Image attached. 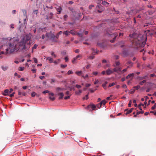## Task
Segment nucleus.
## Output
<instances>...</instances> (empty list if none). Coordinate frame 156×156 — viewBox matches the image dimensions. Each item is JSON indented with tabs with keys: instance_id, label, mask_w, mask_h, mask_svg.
<instances>
[{
	"instance_id": "f257e3e1",
	"label": "nucleus",
	"mask_w": 156,
	"mask_h": 156,
	"mask_svg": "<svg viewBox=\"0 0 156 156\" xmlns=\"http://www.w3.org/2000/svg\"><path fill=\"white\" fill-rule=\"evenodd\" d=\"M6 51L5 55L12 53L15 51H18L17 44L15 43H9L8 45V48L6 49Z\"/></svg>"
},
{
	"instance_id": "f03ea898",
	"label": "nucleus",
	"mask_w": 156,
	"mask_h": 156,
	"mask_svg": "<svg viewBox=\"0 0 156 156\" xmlns=\"http://www.w3.org/2000/svg\"><path fill=\"white\" fill-rule=\"evenodd\" d=\"M130 37L133 38L132 40L133 43L135 44V45L137 46L140 44L142 41L140 40L141 38L138 37V35L136 34H133L132 35H129Z\"/></svg>"
},
{
	"instance_id": "7ed1b4c3",
	"label": "nucleus",
	"mask_w": 156,
	"mask_h": 156,
	"mask_svg": "<svg viewBox=\"0 0 156 156\" xmlns=\"http://www.w3.org/2000/svg\"><path fill=\"white\" fill-rule=\"evenodd\" d=\"M26 44L23 41L21 40L20 41L18 44H17V47L18 48V50H19L20 51H24L28 49L29 47L27 48L26 46Z\"/></svg>"
},
{
	"instance_id": "20e7f679",
	"label": "nucleus",
	"mask_w": 156,
	"mask_h": 156,
	"mask_svg": "<svg viewBox=\"0 0 156 156\" xmlns=\"http://www.w3.org/2000/svg\"><path fill=\"white\" fill-rule=\"evenodd\" d=\"M97 10L99 13H101L104 9V7L100 4L98 5L96 7Z\"/></svg>"
},
{
	"instance_id": "39448f33",
	"label": "nucleus",
	"mask_w": 156,
	"mask_h": 156,
	"mask_svg": "<svg viewBox=\"0 0 156 156\" xmlns=\"http://www.w3.org/2000/svg\"><path fill=\"white\" fill-rule=\"evenodd\" d=\"M96 108V106L94 104L89 105L86 108V109L90 111L95 110Z\"/></svg>"
},
{
	"instance_id": "423d86ee",
	"label": "nucleus",
	"mask_w": 156,
	"mask_h": 156,
	"mask_svg": "<svg viewBox=\"0 0 156 156\" xmlns=\"http://www.w3.org/2000/svg\"><path fill=\"white\" fill-rule=\"evenodd\" d=\"M31 37L29 35H26L25 37H23L21 40L25 42L26 44L27 43L30 41Z\"/></svg>"
},
{
	"instance_id": "0eeeda50",
	"label": "nucleus",
	"mask_w": 156,
	"mask_h": 156,
	"mask_svg": "<svg viewBox=\"0 0 156 156\" xmlns=\"http://www.w3.org/2000/svg\"><path fill=\"white\" fill-rule=\"evenodd\" d=\"M22 11L23 13L24 16L25 17V18L24 19V24L25 25L27 22L26 18L27 16V12L26 10L24 9H23Z\"/></svg>"
},
{
	"instance_id": "6e6552de",
	"label": "nucleus",
	"mask_w": 156,
	"mask_h": 156,
	"mask_svg": "<svg viewBox=\"0 0 156 156\" xmlns=\"http://www.w3.org/2000/svg\"><path fill=\"white\" fill-rule=\"evenodd\" d=\"M111 37H113V36L114 37L113 38V40H110V42L111 43H113L114 42L116 38L118 36V34L117 33H114L113 34H112L110 35Z\"/></svg>"
},
{
	"instance_id": "1a4fd4ad",
	"label": "nucleus",
	"mask_w": 156,
	"mask_h": 156,
	"mask_svg": "<svg viewBox=\"0 0 156 156\" xmlns=\"http://www.w3.org/2000/svg\"><path fill=\"white\" fill-rule=\"evenodd\" d=\"M114 72V69L113 70H111L110 69H108L106 71V74L107 75H110L113 73Z\"/></svg>"
},
{
	"instance_id": "9d476101",
	"label": "nucleus",
	"mask_w": 156,
	"mask_h": 156,
	"mask_svg": "<svg viewBox=\"0 0 156 156\" xmlns=\"http://www.w3.org/2000/svg\"><path fill=\"white\" fill-rule=\"evenodd\" d=\"M114 71L115 72H118V71L121 72L122 68L120 66L115 67L114 68Z\"/></svg>"
},
{
	"instance_id": "9b49d317",
	"label": "nucleus",
	"mask_w": 156,
	"mask_h": 156,
	"mask_svg": "<svg viewBox=\"0 0 156 156\" xmlns=\"http://www.w3.org/2000/svg\"><path fill=\"white\" fill-rule=\"evenodd\" d=\"M49 94V98L52 101H53L55 99V98L53 97L54 94L53 93H50Z\"/></svg>"
},
{
	"instance_id": "f8f14e48",
	"label": "nucleus",
	"mask_w": 156,
	"mask_h": 156,
	"mask_svg": "<svg viewBox=\"0 0 156 156\" xmlns=\"http://www.w3.org/2000/svg\"><path fill=\"white\" fill-rule=\"evenodd\" d=\"M57 95L59 96V98H58V99H63V96H64V94L62 93V92H61V93H58Z\"/></svg>"
},
{
	"instance_id": "ddd939ff",
	"label": "nucleus",
	"mask_w": 156,
	"mask_h": 156,
	"mask_svg": "<svg viewBox=\"0 0 156 156\" xmlns=\"http://www.w3.org/2000/svg\"><path fill=\"white\" fill-rule=\"evenodd\" d=\"M133 108H131L129 110H128L127 109H125V112L126 111H127L126 113V115H127L128 114L130 113H131L133 111Z\"/></svg>"
},
{
	"instance_id": "4468645a",
	"label": "nucleus",
	"mask_w": 156,
	"mask_h": 156,
	"mask_svg": "<svg viewBox=\"0 0 156 156\" xmlns=\"http://www.w3.org/2000/svg\"><path fill=\"white\" fill-rule=\"evenodd\" d=\"M57 11L58 12V14H60L62 10V8L60 6H58L56 8Z\"/></svg>"
},
{
	"instance_id": "2eb2a0df",
	"label": "nucleus",
	"mask_w": 156,
	"mask_h": 156,
	"mask_svg": "<svg viewBox=\"0 0 156 156\" xmlns=\"http://www.w3.org/2000/svg\"><path fill=\"white\" fill-rule=\"evenodd\" d=\"M148 77L147 75H145L144 76H143V77H141V76H138V79L139 80H143L144 79H145L146 77Z\"/></svg>"
},
{
	"instance_id": "dca6fc26",
	"label": "nucleus",
	"mask_w": 156,
	"mask_h": 156,
	"mask_svg": "<svg viewBox=\"0 0 156 156\" xmlns=\"http://www.w3.org/2000/svg\"><path fill=\"white\" fill-rule=\"evenodd\" d=\"M134 76V74L132 73L128 75L126 77V78L127 79H129L131 77H133Z\"/></svg>"
},
{
	"instance_id": "f3484780",
	"label": "nucleus",
	"mask_w": 156,
	"mask_h": 156,
	"mask_svg": "<svg viewBox=\"0 0 156 156\" xmlns=\"http://www.w3.org/2000/svg\"><path fill=\"white\" fill-rule=\"evenodd\" d=\"M26 93L25 92H21L20 91V90H19L18 91V94L19 95H22L23 96H25L26 95Z\"/></svg>"
},
{
	"instance_id": "a211bd4d",
	"label": "nucleus",
	"mask_w": 156,
	"mask_h": 156,
	"mask_svg": "<svg viewBox=\"0 0 156 156\" xmlns=\"http://www.w3.org/2000/svg\"><path fill=\"white\" fill-rule=\"evenodd\" d=\"M1 69L4 71H5L8 69V67L2 66H1Z\"/></svg>"
},
{
	"instance_id": "6ab92c4d",
	"label": "nucleus",
	"mask_w": 156,
	"mask_h": 156,
	"mask_svg": "<svg viewBox=\"0 0 156 156\" xmlns=\"http://www.w3.org/2000/svg\"><path fill=\"white\" fill-rule=\"evenodd\" d=\"M106 103V101L105 100H104L101 101L100 103V105L101 106L102 105H105V104Z\"/></svg>"
},
{
	"instance_id": "aec40b11",
	"label": "nucleus",
	"mask_w": 156,
	"mask_h": 156,
	"mask_svg": "<svg viewBox=\"0 0 156 156\" xmlns=\"http://www.w3.org/2000/svg\"><path fill=\"white\" fill-rule=\"evenodd\" d=\"M9 92V90L8 89H6L4 91V93L3 94L4 96H7L8 94V93Z\"/></svg>"
},
{
	"instance_id": "412c9836",
	"label": "nucleus",
	"mask_w": 156,
	"mask_h": 156,
	"mask_svg": "<svg viewBox=\"0 0 156 156\" xmlns=\"http://www.w3.org/2000/svg\"><path fill=\"white\" fill-rule=\"evenodd\" d=\"M126 65H131V66H133V63L131 61H128L126 63Z\"/></svg>"
},
{
	"instance_id": "4be33fe9",
	"label": "nucleus",
	"mask_w": 156,
	"mask_h": 156,
	"mask_svg": "<svg viewBox=\"0 0 156 156\" xmlns=\"http://www.w3.org/2000/svg\"><path fill=\"white\" fill-rule=\"evenodd\" d=\"M101 4L104 5H108L109 3L105 1H103L101 3Z\"/></svg>"
},
{
	"instance_id": "5701e85b",
	"label": "nucleus",
	"mask_w": 156,
	"mask_h": 156,
	"mask_svg": "<svg viewBox=\"0 0 156 156\" xmlns=\"http://www.w3.org/2000/svg\"><path fill=\"white\" fill-rule=\"evenodd\" d=\"M108 83L107 81H105L104 83L102 84V87L105 89H106V85Z\"/></svg>"
},
{
	"instance_id": "b1692460",
	"label": "nucleus",
	"mask_w": 156,
	"mask_h": 156,
	"mask_svg": "<svg viewBox=\"0 0 156 156\" xmlns=\"http://www.w3.org/2000/svg\"><path fill=\"white\" fill-rule=\"evenodd\" d=\"M146 82V80H144L140 82L139 84L141 85H142L144 83Z\"/></svg>"
},
{
	"instance_id": "393cba45",
	"label": "nucleus",
	"mask_w": 156,
	"mask_h": 156,
	"mask_svg": "<svg viewBox=\"0 0 156 156\" xmlns=\"http://www.w3.org/2000/svg\"><path fill=\"white\" fill-rule=\"evenodd\" d=\"M140 86L139 85H138L134 87L133 88H134V89H135V90H137L139 88H140Z\"/></svg>"
},
{
	"instance_id": "a878e982",
	"label": "nucleus",
	"mask_w": 156,
	"mask_h": 156,
	"mask_svg": "<svg viewBox=\"0 0 156 156\" xmlns=\"http://www.w3.org/2000/svg\"><path fill=\"white\" fill-rule=\"evenodd\" d=\"M69 33L73 35H74L76 34L75 31L72 30H71L69 32Z\"/></svg>"
},
{
	"instance_id": "bb28decb",
	"label": "nucleus",
	"mask_w": 156,
	"mask_h": 156,
	"mask_svg": "<svg viewBox=\"0 0 156 156\" xmlns=\"http://www.w3.org/2000/svg\"><path fill=\"white\" fill-rule=\"evenodd\" d=\"M82 90H79V91H76L75 92V94L76 95H79L80 93H82Z\"/></svg>"
},
{
	"instance_id": "cd10ccee",
	"label": "nucleus",
	"mask_w": 156,
	"mask_h": 156,
	"mask_svg": "<svg viewBox=\"0 0 156 156\" xmlns=\"http://www.w3.org/2000/svg\"><path fill=\"white\" fill-rule=\"evenodd\" d=\"M75 73L78 76H80L81 74L82 73V71H76Z\"/></svg>"
},
{
	"instance_id": "c85d7f7f",
	"label": "nucleus",
	"mask_w": 156,
	"mask_h": 156,
	"mask_svg": "<svg viewBox=\"0 0 156 156\" xmlns=\"http://www.w3.org/2000/svg\"><path fill=\"white\" fill-rule=\"evenodd\" d=\"M64 90V88H61L59 87H58L56 89V90L57 91H62V90Z\"/></svg>"
},
{
	"instance_id": "c756f323",
	"label": "nucleus",
	"mask_w": 156,
	"mask_h": 156,
	"mask_svg": "<svg viewBox=\"0 0 156 156\" xmlns=\"http://www.w3.org/2000/svg\"><path fill=\"white\" fill-rule=\"evenodd\" d=\"M37 95V94L34 92H32L31 94V96L32 97H34L36 95Z\"/></svg>"
},
{
	"instance_id": "7c9ffc66",
	"label": "nucleus",
	"mask_w": 156,
	"mask_h": 156,
	"mask_svg": "<svg viewBox=\"0 0 156 156\" xmlns=\"http://www.w3.org/2000/svg\"><path fill=\"white\" fill-rule=\"evenodd\" d=\"M115 64L116 66H119L120 65V63L119 61H117L115 62Z\"/></svg>"
},
{
	"instance_id": "2f4dec72",
	"label": "nucleus",
	"mask_w": 156,
	"mask_h": 156,
	"mask_svg": "<svg viewBox=\"0 0 156 156\" xmlns=\"http://www.w3.org/2000/svg\"><path fill=\"white\" fill-rule=\"evenodd\" d=\"M94 58V56L91 55L88 56V58L90 59H93Z\"/></svg>"
},
{
	"instance_id": "473e14b6",
	"label": "nucleus",
	"mask_w": 156,
	"mask_h": 156,
	"mask_svg": "<svg viewBox=\"0 0 156 156\" xmlns=\"http://www.w3.org/2000/svg\"><path fill=\"white\" fill-rule=\"evenodd\" d=\"M82 77H83L84 79H86V78L88 77V74H86L85 76L82 75Z\"/></svg>"
},
{
	"instance_id": "72a5a7b5",
	"label": "nucleus",
	"mask_w": 156,
	"mask_h": 156,
	"mask_svg": "<svg viewBox=\"0 0 156 156\" xmlns=\"http://www.w3.org/2000/svg\"><path fill=\"white\" fill-rule=\"evenodd\" d=\"M69 32L68 30H67L66 31L64 32L63 33V34H65L67 36L69 34Z\"/></svg>"
},
{
	"instance_id": "f704fd0d",
	"label": "nucleus",
	"mask_w": 156,
	"mask_h": 156,
	"mask_svg": "<svg viewBox=\"0 0 156 156\" xmlns=\"http://www.w3.org/2000/svg\"><path fill=\"white\" fill-rule=\"evenodd\" d=\"M76 57H74V58H73L72 61V63H75L76 62Z\"/></svg>"
},
{
	"instance_id": "c9c22d12",
	"label": "nucleus",
	"mask_w": 156,
	"mask_h": 156,
	"mask_svg": "<svg viewBox=\"0 0 156 156\" xmlns=\"http://www.w3.org/2000/svg\"><path fill=\"white\" fill-rule=\"evenodd\" d=\"M51 55L53 56L54 58H56V55L54 54V52L52 51L51 52Z\"/></svg>"
},
{
	"instance_id": "e433bc0d",
	"label": "nucleus",
	"mask_w": 156,
	"mask_h": 156,
	"mask_svg": "<svg viewBox=\"0 0 156 156\" xmlns=\"http://www.w3.org/2000/svg\"><path fill=\"white\" fill-rule=\"evenodd\" d=\"M144 112L143 111L141 110V111H139L137 112L136 115H139V114H142L144 113Z\"/></svg>"
},
{
	"instance_id": "4c0bfd02",
	"label": "nucleus",
	"mask_w": 156,
	"mask_h": 156,
	"mask_svg": "<svg viewBox=\"0 0 156 156\" xmlns=\"http://www.w3.org/2000/svg\"><path fill=\"white\" fill-rule=\"evenodd\" d=\"M115 83H110L109 84L108 87H110L112 86L115 85Z\"/></svg>"
},
{
	"instance_id": "58836bf2",
	"label": "nucleus",
	"mask_w": 156,
	"mask_h": 156,
	"mask_svg": "<svg viewBox=\"0 0 156 156\" xmlns=\"http://www.w3.org/2000/svg\"><path fill=\"white\" fill-rule=\"evenodd\" d=\"M73 73V72L71 70H69L67 72V74L68 75H69L70 74H72Z\"/></svg>"
},
{
	"instance_id": "ea45409f",
	"label": "nucleus",
	"mask_w": 156,
	"mask_h": 156,
	"mask_svg": "<svg viewBox=\"0 0 156 156\" xmlns=\"http://www.w3.org/2000/svg\"><path fill=\"white\" fill-rule=\"evenodd\" d=\"M33 42L31 41H29V42H27V43L26 44H27L29 45H30L31 44H32Z\"/></svg>"
},
{
	"instance_id": "a19ab883",
	"label": "nucleus",
	"mask_w": 156,
	"mask_h": 156,
	"mask_svg": "<svg viewBox=\"0 0 156 156\" xmlns=\"http://www.w3.org/2000/svg\"><path fill=\"white\" fill-rule=\"evenodd\" d=\"M96 108H100L101 107V105H100V104H99L97 105L96 106Z\"/></svg>"
},
{
	"instance_id": "79ce46f5",
	"label": "nucleus",
	"mask_w": 156,
	"mask_h": 156,
	"mask_svg": "<svg viewBox=\"0 0 156 156\" xmlns=\"http://www.w3.org/2000/svg\"><path fill=\"white\" fill-rule=\"evenodd\" d=\"M51 34L48 33H47L46 34V37L48 38H49Z\"/></svg>"
},
{
	"instance_id": "37998d69",
	"label": "nucleus",
	"mask_w": 156,
	"mask_h": 156,
	"mask_svg": "<svg viewBox=\"0 0 156 156\" xmlns=\"http://www.w3.org/2000/svg\"><path fill=\"white\" fill-rule=\"evenodd\" d=\"M127 69L126 68L122 70L121 73L122 74V73H124L125 72L127 71Z\"/></svg>"
},
{
	"instance_id": "c03bdc74",
	"label": "nucleus",
	"mask_w": 156,
	"mask_h": 156,
	"mask_svg": "<svg viewBox=\"0 0 156 156\" xmlns=\"http://www.w3.org/2000/svg\"><path fill=\"white\" fill-rule=\"evenodd\" d=\"M150 76L151 77H156V75L154 74H151Z\"/></svg>"
},
{
	"instance_id": "a18cd8bd",
	"label": "nucleus",
	"mask_w": 156,
	"mask_h": 156,
	"mask_svg": "<svg viewBox=\"0 0 156 156\" xmlns=\"http://www.w3.org/2000/svg\"><path fill=\"white\" fill-rule=\"evenodd\" d=\"M67 66V65H62V64L61 66V67L62 68H64Z\"/></svg>"
},
{
	"instance_id": "49530a36",
	"label": "nucleus",
	"mask_w": 156,
	"mask_h": 156,
	"mask_svg": "<svg viewBox=\"0 0 156 156\" xmlns=\"http://www.w3.org/2000/svg\"><path fill=\"white\" fill-rule=\"evenodd\" d=\"M38 10H36L34 11L33 12L34 14H35L36 15H37L38 12Z\"/></svg>"
},
{
	"instance_id": "de8ad7c7",
	"label": "nucleus",
	"mask_w": 156,
	"mask_h": 156,
	"mask_svg": "<svg viewBox=\"0 0 156 156\" xmlns=\"http://www.w3.org/2000/svg\"><path fill=\"white\" fill-rule=\"evenodd\" d=\"M156 108V103H155L154 105V106H153L152 108H151V109L152 110H154V109H155V108Z\"/></svg>"
},
{
	"instance_id": "09e8293b",
	"label": "nucleus",
	"mask_w": 156,
	"mask_h": 156,
	"mask_svg": "<svg viewBox=\"0 0 156 156\" xmlns=\"http://www.w3.org/2000/svg\"><path fill=\"white\" fill-rule=\"evenodd\" d=\"M71 95H69L68 96H66L64 97V99L65 100L67 99H69L70 98V96Z\"/></svg>"
},
{
	"instance_id": "8fccbe9b",
	"label": "nucleus",
	"mask_w": 156,
	"mask_h": 156,
	"mask_svg": "<svg viewBox=\"0 0 156 156\" xmlns=\"http://www.w3.org/2000/svg\"><path fill=\"white\" fill-rule=\"evenodd\" d=\"M37 45L36 44H35L34 46H33V47H32V49H35L37 47Z\"/></svg>"
},
{
	"instance_id": "3c124183",
	"label": "nucleus",
	"mask_w": 156,
	"mask_h": 156,
	"mask_svg": "<svg viewBox=\"0 0 156 156\" xmlns=\"http://www.w3.org/2000/svg\"><path fill=\"white\" fill-rule=\"evenodd\" d=\"M88 94H87L86 95L85 97H84L83 98V100H84V99H88Z\"/></svg>"
},
{
	"instance_id": "603ef678",
	"label": "nucleus",
	"mask_w": 156,
	"mask_h": 156,
	"mask_svg": "<svg viewBox=\"0 0 156 156\" xmlns=\"http://www.w3.org/2000/svg\"><path fill=\"white\" fill-rule=\"evenodd\" d=\"M122 87L124 89H127V87L126 85L125 84L122 85Z\"/></svg>"
},
{
	"instance_id": "864d4df0",
	"label": "nucleus",
	"mask_w": 156,
	"mask_h": 156,
	"mask_svg": "<svg viewBox=\"0 0 156 156\" xmlns=\"http://www.w3.org/2000/svg\"><path fill=\"white\" fill-rule=\"evenodd\" d=\"M98 72H93L92 73V74L95 76H96L98 74Z\"/></svg>"
},
{
	"instance_id": "5fc2aeb1",
	"label": "nucleus",
	"mask_w": 156,
	"mask_h": 156,
	"mask_svg": "<svg viewBox=\"0 0 156 156\" xmlns=\"http://www.w3.org/2000/svg\"><path fill=\"white\" fill-rule=\"evenodd\" d=\"M76 87L77 88H80L81 87V86H80V85H78V84H76Z\"/></svg>"
},
{
	"instance_id": "6e6d98bb",
	"label": "nucleus",
	"mask_w": 156,
	"mask_h": 156,
	"mask_svg": "<svg viewBox=\"0 0 156 156\" xmlns=\"http://www.w3.org/2000/svg\"><path fill=\"white\" fill-rule=\"evenodd\" d=\"M94 7V5H90L89 6V8L90 9H92V8L93 7Z\"/></svg>"
},
{
	"instance_id": "4d7b16f0",
	"label": "nucleus",
	"mask_w": 156,
	"mask_h": 156,
	"mask_svg": "<svg viewBox=\"0 0 156 156\" xmlns=\"http://www.w3.org/2000/svg\"><path fill=\"white\" fill-rule=\"evenodd\" d=\"M98 83V80L97 79H95V81L94 82V84H97Z\"/></svg>"
},
{
	"instance_id": "13d9d810",
	"label": "nucleus",
	"mask_w": 156,
	"mask_h": 156,
	"mask_svg": "<svg viewBox=\"0 0 156 156\" xmlns=\"http://www.w3.org/2000/svg\"><path fill=\"white\" fill-rule=\"evenodd\" d=\"M31 70L34 73H35L36 72L37 69H32Z\"/></svg>"
},
{
	"instance_id": "bf43d9fd",
	"label": "nucleus",
	"mask_w": 156,
	"mask_h": 156,
	"mask_svg": "<svg viewBox=\"0 0 156 156\" xmlns=\"http://www.w3.org/2000/svg\"><path fill=\"white\" fill-rule=\"evenodd\" d=\"M110 65L108 64H107L105 66V68H106L107 67H110Z\"/></svg>"
},
{
	"instance_id": "052dcab7",
	"label": "nucleus",
	"mask_w": 156,
	"mask_h": 156,
	"mask_svg": "<svg viewBox=\"0 0 156 156\" xmlns=\"http://www.w3.org/2000/svg\"><path fill=\"white\" fill-rule=\"evenodd\" d=\"M33 59L34 60V62H35V63H37V58H34Z\"/></svg>"
},
{
	"instance_id": "680f3d73",
	"label": "nucleus",
	"mask_w": 156,
	"mask_h": 156,
	"mask_svg": "<svg viewBox=\"0 0 156 156\" xmlns=\"http://www.w3.org/2000/svg\"><path fill=\"white\" fill-rule=\"evenodd\" d=\"M113 9L114 10V11H115V12H116V13L117 14H118L119 13V11H116L115 9V8H113Z\"/></svg>"
},
{
	"instance_id": "e2e57ef3",
	"label": "nucleus",
	"mask_w": 156,
	"mask_h": 156,
	"mask_svg": "<svg viewBox=\"0 0 156 156\" xmlns=\"http://www.w3.org/2000/svg\"><path fill=\"white\" fill-rule=\"evenodd\" d=\"M106 73V71H102V72H101V74L102 75H104L105 74V73Z\"/></svg>"
},
{
	"instance_id": "0e129e2a",
	"label": "nucleus",
	"mask_w": 156,
	"mask_h": 156,
	"mask_svg": "<svg viewBox=\"0 0 156 156\" xmlns=\"http://www.w3.org/2000/svg\"><path fill=\"white\" fill-rule=\"evenodd\" d=\"M49 92V91L48 90H45L42 92L43 94H45L46 93H48Z\"/></svg>"
},
{
	"instance_id": "69168bd1",
	"label": "nucleus",
	"mask_w": 156,
	"mask_h": 156,
	"mask_svg": "<svg viewBox=\"0 0 156 156\" xmlns=\"http://www.w3.org/2000/svg\"><path fill=\"white\" fill-rule=\"evenodd\" d=\"M24 69V68L22 67H20L19 68V70L20 71H23Z\"/></svg>"
},
{
	"instance_id": "338daca9",
	"label": "nucleus",
	"mask_w": 156,
	"mask_h": 156,
	"mask_svg": "<svg viewBox=\"0 0 156 156\" xmlns=\"http://www.w3.org/2000/svg\"><path fill=\"white\" fill-rule=\"evenodd\" d=\"M39 78L41 79V80H42L44 79L45 78V77L44 76H40L39 77Z\"/></svg>"
},
{
	"instance_id": "774afa93",
	"label": "nucleus",
	"mask_w": 156,
	"mask_h": 156,
	"mask_svg": "<svg viewBox=\"0 0 156 156\" xmlns=\"http://www.w3.org/2000/svg\"><path fill=\"white\" fill-rule=\"evenodd\" d=\"M79 49H76L74 51L76 53H78L79 52Z\"/></svg>"
}]
</instances>
